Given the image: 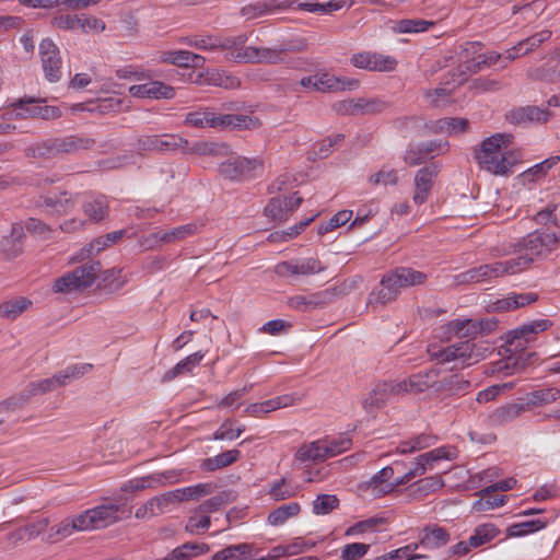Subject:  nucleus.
Wrapping results in <instances>:
<instances>
[{"instance_id": "f257e3e1", "label": "nucleus", "mask_w": 560, "mask_h": 560, "mask_svg": "<svg viewBox=\"0 0 560 560\" xmlns=\"http://www.w3.org/2000/svg\"><path fill=\"white\" fill-rule=\"evenodd\" d=\"M552 323L548 319H534L506 334L494 353L492 350V374L512 375L520 370L517 352L523 350L533 336L548 330Z\"/></svg>"}, {"instance_id": "f03ea898", "label": "nucleus", "mask_w": 560, "mask_h": 560, "mask_svg": "<svg viewBox=\"0 0 560 560\" xmlns=\"http://www.w3.org/2000/svg\"><path fill=\"white\" fill-rule=\"evenodd\" d=\"M427 279V273L422 271L410 267H397L382 277L380 288L369 294L368 303L386 305L398 298L401 289L421 285Z\"/></svg>"}, {"instance_id": "7ed1b4c3", "label": "nucleus", "mask_w": 560, "mask_h": 560, "mask_svg": "<svg viewBox=\"0 0 560 560\" xmlns=\"http://www.w3.org/2000/svg\"><path fill=\"white\" fill-rule=\"evenodd\" d=\"M185 124L195 128L242 130L255 128L258 119L242 114H221L213 107H200L186 114Z\"/></svg>"}, {"instance_id": "20e7f679", "label": "nucleus", "mask_w": 560, "mask_h": 560, "mask_svg": "<svg viewBox=\"0 0 560 560\" xmlns=\"http://www.w3.org/2000/svg\"><path fill=\"white\" fill-rule=\"evenodd\" d=\"M95 140L89 136L77 133L59 138H50L32 147L34 156L51 158L59 153L75 154L91 150Z\"/></svg>"}, {"instance_id": "39448f33", "label": "nucleus", "mask_w": 560, "mask_h": 560, "mask_svg": "<svg viewBox=\"0 0 560 560\" xmlns=\"http://www.w3.org/2000/svg\"><path fill=\"white\" fill-rule=\"evenodd\" d=\"M101 271L98 261H89L57 278L52 284L56 293L70 294L90 288Z\"/></svg>"}, {"instance_id": "423d86ee", "label": "nucleus", "mask_w": 560, "mask_h": 560, "mask_svg": "<svg viewBox=\"0 0 560 560\" xmlns=\"http://www.w3.org/2000/svg\"><path fill=\"white\" fill-rule=\"evenodd\" d=\"M513 140L510 133L492 135V175L508 176L521 161V152L508 149Z\"/></svg>"}, {"instance_id": "0eeeda50", "label": "nucleus", "mask_w": 560, "mask_h": 560, "mask_svg": "<svg viewBox=\"0 0 560 560\" xmlns=\"http://www.w3.org/2000/svg\"><path fill=\"white\" fill-rule=\"evenodd\" d=\"M457 450L454 446H441L423 453L417 457L416 466L400 477L398 485H406L413 478L424 475L428 470L434 468V464L439 460H453L457 458Z\"/></svg>"}, {"instance_id": "6e6552de", "label": "nucleus", "mask_w": 560, "mask_h": 560, "mask_svg": "<svg viewBox=\"0 0 560 560\" xmlns=\"http://www.w3.org/2000/svg\"><path fill=\"white\" fill-rule=\"evenodd\" d=\"M560 244V235L555 232L540 230L529 233L522 243L524 254L522 256L530 258V264L535 258L546 257L553 252Z\"/></svg>"}, {"instance_id": "1a4fd4ad", "label": "nucleus", "mask_w": 560, "mask_h": 560, "mask_svg": "<svg viewBox=\"0 0 560 560\" xmlns=\"http://www.w3.org/2000/svg\"><path fill=\"white\" fill-rule=\"evenodd\" d=\"M262 168V162L258 159L236 156L221 163L219 174L230 180H244L259 176Z\"/></svg>"}, {"instance_id": "9d476101", "label": "nucleus", "mask_w": 560, "mask_h": 560, "mask_svg": "<svg viewBox=\"0 0 560 560\" xmlns=\"http://www.w3.org/2000/svg\"><path fill=\"white\" fill-rule=\"evenodd\" d=\"M474 338H468L452 346L435 351L429 348L431 358L436 359L441 363L458 361L462 364L470 365L478 362L480 353L476 352V345L471 342Z\"/></svg>"}, {"instance_id": "9b49d317", "label": "nucleus", "mask_w": 560, "mask_h": 560, "mask_svg": "<svg viewBox=\"0 0 560 560\" xmlns=\"http://www.w3.org/2000/svg\"><path fill=\"white\" fill-rule=\"evenodd\" d=\"M350 62L354 68L373 72H390L398 65L395 57L376 51L355 52Z\"/></svg>"}, {"instance_id": "f8f14e48", "label": "nucleus", "mask_w": 560, "mask_h": 560, "mask_svg": "<svg viewBox=\"0 0 560 560\" xmlns=\"http://www.w3.org/2000/svg\"><path fill=\"white\" fill-rule=\"evenodd\" d=\"M483 330L482 322H474L466 318H456L438 329V337L443 341H451L454 338H476Z\"/></svg>"}, {"instance_id": "ddd939ff", "label": "nucleus", "mask_w": 560, "mask_h": 560, "mask_svg": "<svg viewBox=\"0 0 560 560\" xmlns=\"http://www.w3.org/2000/svg\"><path fill=\"white\" fill-rule=\"evenodd\" d=\"M303 198L298 192L292 196H277L271 198L265 207V215L277 223L285 222L290 215L302 205Z\"/></svg>"}, {"instance_id": "4468645a", "label": "nucleus", "mask_w": 560, "mask_h": 560, "mask_svg": "<svg viewBox=\"0 0 560 560\" xmlns=\"http://www.w3.org/2000/svg\"><path fill=\"white\" fill-rule=\"evenodd\" d=\"M441 172V164L438 162L430 163L417 171L413 179L415 191L412 200L416 205H423L432 190L434 179Z\"/></svg>"}, {"instance_id": "2eb2a0df", "label": "nucleus", "mask_w": 560, "mask_h": 560, "mask_svg": "<svg viewBox=\"0 0 560 560\" xmlns=\"http://www.w3.org/2000/svg\"><path fill=\"white\" fill-rule=\"evenodd\" d=\"M39 55L45 77L50 82H57L61 78V58L58 46L45 38L39 44Z\"/></svg>"}, {"instance_id": "dca6fc26", "label": "nucleus", "mask_w": 560, "mask_h": 560, "mask_svg": "<svg viewBox=\"0 0 560 560\" xmlns=\"http://www.w3.org/2000/svg\"><path fill=\"white\" fill-rule=\"evenodd\" d=\"M92 518L96 529L105 528L130 514V509L125 504L108 502L91 509Z\"/></svg>"}, {"instance_id": "f3484780", "label": "nucleus", "mask_w": 560, "mask_h": 560, "mask_svg": "<svg viewBox=\"0 0 560 560\" xmlns=\"http://www.w3.org/2000/svg\"><path fill=\"white\" fill-rule=\"evenodd\" d=\"M439 371L435 369L412 374L398 381L397 386L401 394H419L438 385Z\"/></svg>"}, {"instance_id": "a211bd4d", "label": "nucleus", "mask_w": 560, "mask_h": 560, "mask_svg": "<svg viewBox=\"0 0 560 560\" xmlns=\"http://www.w3.org/2000/svg\"><path fill=\"white\" fill-rule=\"evenodd\" d=\"M326 267L317 258L308 257L294 261H282L275 267L278 276H310L324 271Z\"/></svg>"}, {"instance_id": "6ab92c4d", "label": "nucleus", "mask_w": 560, "mask_h": 560, "mask_svg": "<svg viewBox=\"0 0 560 560\" xmlns=\"http://www.w3.org/2000/svg\"><path fill=\"white\" fill-rule=\"evenodd\" d=\"M551 36V32L548 30H544L525 40L521 42L518 46H515L509 50L505 51L504 56L501 54H498L494 56V52H492V66L495 65L498 61L503 59L502 65H500L501 68H504L506 63L511 60H514L515 58L527 54L528 51L533 50L535 47H538L541 43L549 39Z\"/></svg>"}, {"instance_id": "aec40b11", "label": "nucleus", "mask_w": 560, "mask_h": 560, "mask_svg": "<svg viewBox=\"0 0 560 560\" xmlns=\"http://www.w3.org/2000/svg\"><path fill=\"white\" fill-rule=\"evenodd\" d=\"M129 94L138 98L172 100L175 97V89L161 81H150L143 84L131 85Z\"/></svg>"}, {"instance_id": "412c9836", "label": "nucleus", "mask_w": 560, "mask_h": 560, "mask_svg": "<svg viewBox=\"0 0 560 560\" xmlns=\"http://www.w3.org/2000/svg\"><path fill=\"white\" fill-rule=\"evenodd\" d=\"M287 48H268L248 46L243 52H237L235 59L245 62L277 63L282 60Z\"/></svg>"}, {"instance_id": "4be33fe9", "label": "nucleus", "mask_w": 560, "mask_h": 560, "mask_svg": "<svg viewBox=\"0 0 560 560\" xmlns=\"http://www.w3.org/2000/svg\"><path fill=\"white\" fill-rule=\"evenodd\" d=\"M447 147V143H442L436 140L410 144L405 152L404 160L410 166H416L424 163L429 159L434 158V153Z\"/></svg>"}, {"instance_id": "5701e85b", "label": "nucleus", "mask_w": 560, "mask_h": 560, "mask_svg": "<svg viewBox=\"0 0 560 560\" xmlns=\"http://www.w3.org/2000/svg\"><path fill=\"white\" fill-rule=\"evenodd\" d=\"M393 467L387 466L382 468L370 480L364 482L363 489L374 497H383L392 492L396 487L400 486L397 483L400 478H397L395 479V481L389 482L390 478L393 477Z\"/></svg>"}, {"instance_id": "b1692460", "label": "nucleus", "mask_w": 560, "mask_h": 560, "mask_svg": "<svg viewBox=\"0 0 560 560\" xmlns=\"http://www.w3.org/2000/svg\"><path fill=\"white\" fill-rule=\"evenodd\" d=\"M400 389H398L397 382H384L377 384L375 388L369 394V396L363 400V408L368 412H372L376 408H381L386 404V401L395 395H400Z\"/></svg>"}, {"instance_id": "393cba45", "label": "nucleus", "mask_w": 560, "mask_h": 560, "mask_svg": "<svg viewBox=\"0 0 560 560\" xmlns=\"http://www.w3.org/2000/svg\"><path fill=\"white\" fill-rule=\"evenodd\" d=\"M549 112L537 106H522L512 108L505 114V119L513 125L547 121Z\"/></svg>"}, {"instance_id": "a878e982", "label": "nucleus", "mask_w": 560, "mask_h": 560, "mask_svg": "<svg viewBox=\"0 0 560 560\" xmlns=\"http://www.w3.org/2000/svg\"><path fill=\"white\" fill-rule=\"evenodd\" d=\"M490 540V526L479 525L467 540H462L451 548L453 555L465 556Z\"/></svg>"}, {"instance_id": "bb28decb", "label": "nucleus", "mask_w": 560, "mask_h": 560, "mask_svg": "<svg viewBox=\"0 0 560 560\" xmlns=\"http://www.w3.org/2000/svg\"><path fill=\"white\" fill-rule=\"evenodd\" d=\"M317 82L320 93L354 90L359 86L357 79L339 78L326 71H318Z\"/></svg>"}, {"instance_id": "cd10ccee", "label": "nucleus", "mask_w": 560, "mask_h": 560, "mask_svg": "<svg viewBox=\"0 0 560 560\" xmlns=\"http://www.w3.org/2000/svg\"><path fill=\"white\" fill-rule=\"evenodd\" d=\"M538 300V295L535 292L527 293H510L506 296L498 299L492 302V311H513L525 305H529Z\"/></svg>"}, {"instance_id": "c85d7f7f", "label": "nucleus", "mask_w": 560, "mask_h": 560, "mask_svg": "<svg viewBox=\"0 0 560 560\" xmlns=\"http://www.w3.org/2000/svg\"><path fill=\"white\" fill-rule=\"evenodd\" d=\"M24 228L21 223H13L11 232L1 243V249L8 259H13L23 250Z\"/></svg>"}, {"instance_id": "c756f323", "label": "nucleus", "mask_w": 560, "mask_h": 560, "mask_svg": "<svg viewBox=\"0 0 560 560\" xmlns=\"http://www.w3.org/2000/svg\"><path fill=\"white\" fill-rule=\"evenodd\" d=\"M482 45L478 42L468 43L465 48V59H462V67L468 72H478L487 66L488 56L480 52Z\"/></svg>"}, {"instance_id": "7c9ffc66", "label": "nucleus", "mask_w": 560, "mask_h": 560, "mask_svg": "<svg viewBox=\"0 0 560 560\" xmlns=\"http://www.w3.org/2000/svg\"><path fill=\"white\" fill-rule=\"evenodd\" d=\"M294 457L303 464L324 462L328 458L322 439L302 444Z\"/></svg>"}, {"instance_id": "2f4dec72", "label": "nucleus", "mask_w": 560, "mask_h": 560, "mask_svg": "<svg viewBox=\"0 0 560 560\" xmlns=\"http://www.w3.org/2000/svg\"><path fill=\"white\" fill-rule=\"evenodd\" d=\"M454 90L455 85H451L450 82H446L439 88L427 90L423 97L431 107L443 108L454 102Z\"/></svg>"}, {"instance_id": "473e14b6", "label": "nucleus", "mask_w": 560, "mask_h": 560, "mask_svg": "<svg viewBox=\"0 0 560 560\" xmlns=\"http://www.w3.org/2000/svg\"><path fill=\"white\" fill-rule=\"evenodd\" d=\"M530 265V258L517 255L505 260L492 261V276L515 275Z\"/></svg>"}, {"instance_id": "72a5a7b5", "label": "nucleus", "mask_w": 560, "mask_h": 560, "mask_svg": "<svg viewBox=\"0 0 560 560\" xmlns=\"http://www.w3.org/2000/svg\"><path fill=\"white\" fill-rule=\"evenodd\" d=\"M450 540V534L446 529L439 526H428L425 527L421 534L419 539V546H422L427 549L440 548L446 545Z\"/></svg>"}, {"instance_id": "f704fd0d", "label": "nucleus", "mask_w": 560, "mask_h": 560, "mask_svg": "<svg viewBox=\"0 0 560 560\" xmlns=\"http://www.w3.org/2000/svg\"><path fill=\"white\" fill-rule=\"evenodd\" d=\"M48 525L49 521L47 517H38L12 532L10 537L14 542L28 541L44 533Z\"/></svg>"}, {"instance_id": "c9c22d12", "label": "nucleus", "mask_w": 560, "mask_h": 560, "mask_svg": "<svg viewBox=\"0 0 560 560\" xmlns=\"http://www.w3.org/2000/svg\"><path fill=\"white\" fill-rule=\"evenodd\" d=\"M468 119L459 117H445L433 122L431 129L435 133L456 136L465 132L468 127Z\"/></svg>"}, {"instance_id": "e433bc0d", "label": "nucleus", "mask_w": 560, "mask_h": 560, "mask_svg": "<svg viewBox=\"0 0 560 560\" xmlns=\"http://www.w3.org/2000/svg\"><path fill=\"white\" fill-rule=\"evenodd\" d=\"M240 457L241 452L238 450H229L213 457L205 458L200 464V468L206 471H214L234 464Z\"/></svg>"}, {"instance_id": "4c0bfd02", "label": "nucleus", "mask_w": 560, "mask_h": 560, "mask_svg": "<svg viewBox=\"0 0 560 560\" xmlns=\"http://www.w3.org/2000/svg\"><path fill=\"white\" fill-rule=\"evenodd\" d=\"M559 155H552L527 168L521 174L523 183H533L544 178L548 172L559 163Z\"/></svg>"}, {"instance_id": "58836bf2", "label": "nucleus", "mask_w": 560, "mask_h": 560, "mask_svg": "<svg viewBox=\"0 0 560 560\" xmlns=\"http://www.w3.org/2000/svg\"><path fill=\"white\" fill-rule=\"evenodd\" d=\"M301 512V505L298 502H290L271 511L267 517L268 524L271 526H281L288 520L295 517Z\"/></svg>"}, {"instance_id": "ea45409f", "label": "nucleus", "mask_w": 560, "mask_h": 560, "mask_svg": "<svg viewBox=\"0 0 560 560\" xmlns=\"http://www.w3.org/2000/svg\"><path fill=\"white\" fill-rule=\"evenodd\" d=\"M438 441V436L431 433H421L408 441L399 443L397 451L400 454L413 453L433 446Z\"/></svg>"}, {"instance_id": "a19ab883", "label": "nucleus", "mask_w": 560, "mask_h": 560, "mask_svg": "<svg viewBox=\"0 0 560 560\" xmlns=\"http://www.w3.org/2000/svg\"><path fill=\"white\" fill-rule=\"evenodd\" d=\"M253 545L242 542L230 545L211 556V560H241L252 555Z\"/></svg>"}, {"instance_id": "79ce46f5", "label": "nucleus", "mask_w": 560, "mask_h": 560, "mask_svg": "<svg viewBox=\"0 0 560 560\" xmlns=\"http://www.w3.org/2000/svg\"><path fill=\"white\" fill-rule=\"evenodd\" d=\"M560 398V389L557 387L533 390L526 395V406L540 407L549 405Z\"/></svg>"}, {"instance_id": "37998d69", "label": "nucleus", "mask_w": 560, "mask_h": 560, "mask_svg": "<svg viewBox=\"0 0 560 560\" xmlns=\"http://www.w3.org/2000/svg\"><path fill=\"white\" fill-rule=\"evenodd\" d=\"M327 457L331 458L350 450L352 440L347 433L337 436H325L322 439Z\"/></svg>"}, {"instance_id": "c03bdc74", "label": "nucleus", "mask_w": 560, "mask_h": 560, "mask_svg": "<svg viewBox=\"0 0 560 560\" xmlns=\"http://www.w3.org/2000/svg\"><path fill=\"white\" fill-rule=\"evenodd\" d=\"M198 231L197 223H187L176 226L170 231L158 232L155 237L162 243H173L185 240L188 236L196 234Z\"/></svg>"}, {"instance_id": "a18cd8bd", "label": "nucleus", "mask_w": 560, "mask_h": 560, "mask_svg": "<svg viewBox=\"0 0 560 560\" xmlns=\"http://www.w3.org/2000/svg\"><path fill=\"white\" fill-rule=\"evenodd\" d=\"M92 364L90 363H77L67 366L66 369L59 371L55 374L59 387L66 386L70 384L72 381L82 377L88 374L92 370Z\"/></svg>"}, {"instance_id": "49530a36", "label": "nucleus", "mask_w": 560, "mask_h": 560, "mask_svg": "<svg viewBox=\"0 0 560 560\" xmlns=\"http://www.w3.org/2000/svg\"><path fill=\"white\" fill-rule=\"evenodd\" d=\"M42 101L34 97H22L12 103L16 118L27 119L37 118V110Z\"/></svg>"}, {"instance_id": "de8ad7c7", "label": "nucleus", "mask_w": 560, "mask_h": 560, "mask_svg": "<svg viewBox=\"0 0 560 560\" xmlns=\"http://www.w3.org/2000/svg\"><path fill=\"white\" fill-rule=\"evenodd\" d=\"M203 359L202 352H195L179 361L172 370L167 371L164 378L171 381L178 375L190 372L195 366L199 365Z\"/></svg>"}, {"instance_id": "09e8293b", "label": "nucleus", "mask_w": 560, "mask_h": 560, "mask_svg": "<svg viewBox=\"0 0 560 560\" xmlns=\"http://www.w3.org/2000/svg\"><path fill=\"white\" fill-rule=\"evenodd\" d=\"M288 305L295 311L307 312L322 307L324 305V300L320 294H313L310 296L295 295L288 299Z\"/></svg>"}, {"instance_id": "8fccbe9b", "label": "nucleus", "mask_w": 560, "mask_h": 560, "mask_svg": "<svg viewBox=\"0 0 560 560\" xmlns=\"http://www.w3.org/2000/svg\"><path fill=\"white\" fill-rule=\"evenodd\" d=\"M547 526V521L545 520H533L526 521L517 524H513L506 529V537H522L527 534H532L538 532Z\"/></svg>"}, {"instance_id": "3c124183", "label": "nucleus", "mask_w": 560, "mask_h": 560, "mask_svg": "<svg viewBox=\"0 0 560 560\" xmlns=\"http://www.w3.org/2000/svg\"><path fill=\"white\" fill-rule=\"evenodd\" d=\"M298 487H293L285 478H281L269 486L268 493L275 501L290 499L299 492Z\"/></svg>"}, {"instance_id": "603ef678", "label": "nucleus", "mask_w": 560, "mask_h": 560, "mask_svg": "<svg viewBox=\"0 0 560 560\" xmlns=\"http://www.w3.org/2000/svg\"><path fill=\"white\" fill-rule=\"evenodd\" d=\"M31 301L25 298H18L0 304V316L8 319H15L28 306Z\"/></svg>"}, {"instance_id": "864d4df0", "label": "nucleus", "mask_w": 560, "mask_h": 560, "mask_svg": "<svg viewBox=\"0 0 560 560\" xmlns=\"http://www.w3.org/2000/svg\"><path fill=\"white\" fill-rule=\"evenodd\" d=\"M490 273V266L485 264L454 276L456 284L477 283L486 279Z\"/></svg>"}, {"instance_id": "5fc2aeb1", "label": "nucleus", "mask_w": 560, "mask_h": 560, "mask_svg": "<svg viewBox=\"0 0 560 560\" xmlns=\"http://www.w3.org/2000/svg\"><path fill=\"white\" fill-rule=\"evenodd\" d=\"M212 491L213 485L210 482L198 483L195 486L176 489V493L180 502L186 500H198L201 497L212 493Z\"/></svg>"}, {"instance_id": "6e6d98bb", "label": "nucleus", "mask_w": 560, "mask_h": 560, "mask_svg": "<svg viewBox=\"0 0 560 560\" xmlns=\"http://www.w3.org/2000/svg\"><path fill=\"white\" fill-rule=\"evenodd\" d=\"M155 60L160 63L188 68V50H164L156 54Z\"/></svg>"}, {"instance_id": "4d7b16f0", "label": "nucleus", "mask_w": 560, "mask_h": 560, "mask_svg": "<svg viewBox=\"0 0 560 560\" xmlns=\"http://www.w3.org/2000/svg\"><path fill=\"white\" fill-rule=\"evenodd\" d=\"M108 206L103 197L85 201L83 211L93 222L103 220L107 214Z\"/></svg>"}, {"instance_id": "13d9d810", "label": "nucleus", "mask_w": 560, "mask_h": 560, "mask_svg": "<svg viewBox=\"0 0 560 560\" xmlns=\"http://www.w3.org/2000/svg\"><path fill=\"white\" fill-rule=\"evenodd\" d=\"M469 386V382L465 381L459 374H451L442 380L438 378L435 390L448 392L451 394L458 393Z\"/></svg>"}, {"instance_id": "bf43d9fd", "label": "nucleus", "mask_w": 560, "mask_h": 560, "mask_svg": "<svg viewBox=\"0 0 560 560\" xmlns=\"http://www.w3.org/2000/svg\"><path fill=\"white\" fill-rule=\"evenodd\" d=\"M434 22L422 19H405L397 22L395 31L401 34L428 31Z\"/></svg>"}, {"instance_id": "052dcab7", "label": "nucleus", "mask_w": 560, "mask_h": 560, "mask_svg": "<svg viewBox=\"0 0 560 560\" xmlns=\"http://www.w3.org/2000/svg\"><path fill=\"white\" fill-rule=\"evenodd\" d=\"M75 532V525L71 518H65L58 525L51 527L44 538L47 542L54 544L71 536Z\"/></svg>"}, {"instance_id": "680f3d73", "label": "nucleus", "mask_w": 560, "mask_h": 560, "mask_svg": "<svg viewBox=\"0 0 560 560\" xmlns=\"http://www.w3.org/2000/svg\"><path fill=\"white\" fill-rule=\"evenodd\" d=\"M301 401V397L296 394H284L281 396H277L275 398L262 401V408H265V412L269 413L271 411L287 408L290 406H294Z\"/></svg>"}, {"instance_id": "e2e57ef3", "label": "nucleus", "mask_w": 560, "mask_h": 560, "mask_svg": "<svg viewBox=\"0 0 560 560\" xmlns=\"http://www.w3.org/2000/svg\"><path fill=\"white\" fill-rule=\"evenodd\" d=\"M57 387H59V384L55 375L49 378L40 380L37 382H31L24 388L25 397H28L30 399L33 396L51 392Z\"/></svg>"}, {"instance_id": "0e129e2a", "label": "nucleus", "mask_w": 560, "mask_h": 560, "mask_svg": "<svg viewBox=\"0 0 560 560\" xmlns=\"http://www.w3.org/2000/svg\"><path fill=\"white\" fill-rule=\"evenodd\" d=\"M231 502V492L222 491L200 504L197 509V512H202L203 514L213 513Z\"/></svg>"}, {"instance_id": "69168bd1", "label": "nucleus", "mask_w": 560, "mask_h": 560, "mask_svg": "<svg viewBox=\"0 0 560 560\" xmlns=\"http://www.w3.org/2000/svg\"><path fill=\"white\" fill-rule=\"evenodd\" d=\"M180 502L176 490L165 492L161 495L150 499V505L154 506L158 515L171 510L172 505Z\"/></svg>"}, {"instance_id": "338daca9", "label": "nucleus", "mask_w": 560, "mask_h": 560, "mask_svg": "<svg viewBox=\"0 0 560 560\" xmlns=\"http://www.w3.org/2000/svg\"><path fill=\"white\" fill-rule=\"evenodd\" d=\"M339 500L334 494H319L313 501V513L316 515H325L337 509Z\"/></svg>"}, {"instance_id": "774afa93", "label": "nucleus", "mask_w": 560, "mask_h": 560, "mask_svg": "<svg viewBox=\"0 0 560 560\" xmlns=\"http://www.w3.org/2000/svg\"><path fill=\"white\" fill-rule=\"evenodd\" d=\"M417 549V544H409L407 546L400 547L398 549L386 552L380 557H376L374 560H412L416 558H420V556L415 553Z\"/></svg>"}]
</instances>
